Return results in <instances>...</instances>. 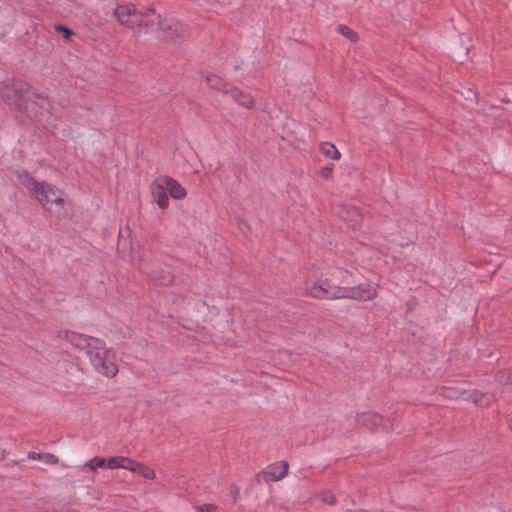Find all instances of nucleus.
<instances>
[{"label": "nucleus", "mask_w": 512, "mask_h": 512, "mask_svg": "<svg viewBox=\"0 0 512 512\" xmlns=\"http://www.w3.org/2000/svg\"><path fill=\"white\" fill-rule=\"evenodd\" d=\"M352 275L349 271L336 268L317 282L307 286L308 294L316 299H353L360 301L372 300L377 292L368 284L349 286L352 284Z\"/></svg>", "instance_id": "f257e3e1"}, {"label": "nucleus", "mask_w": 512, "mask_h": 512, "mask_svg": "<svg viewBox=\"0 0 512 512\" xmlns=\"http://www.w3.org/2000/svg\"><path fill=\"white\" fill-rule=\"evenodd\" d=\"M0 99L10 108L31 120H38L51 107L47 96L38 93L29 83L6 80L0 83Z\"/></svg>", "instance_id": "f03ea898"}, {"label": "nucleus", "mask_w": 512, "mask_h": 512, "mask_svg": "<svg viewBox=\"0 0 512 512\" xmlns=\"http://www.w3.org/2000/svg\"><path fill=\"white\" fill-rule=\"evenodd\" d=\"M58 338L69 342L73 347L84 350L94 369L101 375L113 378L118 373L114 354L107 349L103 340L70 330L58 332Z\"/></svg>", "instance_id": "7ed1b4c3"}, {"label": "nucleus", "mask_w": 512, "mask_h": 512, "mask_svg": "<svg viewBox=\"0 0 512 512\" xmlns=\"http://www.w3.org/2000/svg\"><path fill=\"white\" fill-rule=\"evenodd\" d=\"M18 179L42 207L58 219L71 213V204L64 198V192L46 181H37L27 170L18 173Z\"/></svg>", "instance_id": "20e7f679"}, {"label": "nucleus", "mask_w": 512, "mask_h": 512, "mask_svg": "<svg viewBox=\"0 0 512 512\" xmlns=\"http://www.w3.org/2000/svg\"><path fill=\"white\" fill-rule=\"evenodd\" d=\"M114 16L120 25L136 32L153 30L159 24V14L153 6L138 10L134 5H119L114 10Z\"/></svg>", "instance_id": "39448f33"}, {"label": "nucleus", "mask_w": 512, "mask_h": 512, "mask_svg": "<svg viewBox=\"0 0 512 512\" xmlns=\"http://www.w3.org/2000/svg\"><path fill=\"white\" fill-rule=\"evenodd\" d=\"M156 30L162 31L163 37L174 43H181L188 36L185 27L181 23L177 21H163L160 15L159 24H156L152 31Z\"/></svg>", "instance_id": "423d86ee"}, {"label": "nucleus", "mask_w": 512, "mask_h": 512, "mask_svg": "<svg viewBox=\"0 0 512 512\" xmlns=\"http://www.w3.org/2000/svg\"><path fill=\"white\" fill-rule=\"evenodd\" d=\"M355 422L359 428H365L369 431H376L381 426H383V428L387 431L393 429L392 427L389 428L385 424L383 416L370 411L358 413L355 416Z\"/></svg>", "instance_id": "0eeeda50"}, {"label": "nucleus", "mask_w": 512, "mask_h": 512, "mask_svg": "<svg viewBox=\"0 0 512 512\" xmlns=\"http://www.w3.org/2000/svg\"><path fill=\"white\" fill-rule=\"evenodd\" d=\"M338 215L352 229L360 227L363 221V216L359 209L353 205H341Z\"/></svg>", "instance_id": "6e6552de"}, {"label": "nucleus", "mask_w": 512, "mask_h": 512, "mask_svg": "<svg viewBox=\"0 0 512 512\" xmlns=\"http://www.w3.org/2000/svg\"><path fill=\"white\" fill-rule=\"evenodd\" d=\"M153 200L157 203L158 207L165 209L169 205V198L165 185L160 182V176L157 177L150 186Z\"/></svg>", "instance_id": "1a4fd4ad"}, {"label": "nucleus", "mask_w": 512, "mask_h": 512, "mask_svg": "<svg viewBox=\"0 0 512 512\" xmlns=\"http://www.w3.org/2000/svg\"><path fill=\"white\" fill-rule=\"evenodd\" d=\"M288 468V462L281 461L268 466L267 469L262 472V475L266 481H278L287 475Z\"/></svg>", "instance_id": "9d476101"}, {"label": "nucleus", "mask_w": 512, "mask_h": 512, "mask_svg": "<svg viewBox=\"0 0 512 512\" xmlns=\"http://www.w3.org/2000/svg\"><path fill=\"white\" fill-rule=\"evenodd\" d=\"M160 182H162L169 195L176 200L184 199L187 195L186 190L182 187L175 179L169 176H160Z\"/></svg>", "instance_id": "9b49d317"}, {"label": "nucleus", "mask_w": 512, "mask_h": 512, "mask_svg": "<svg viewBox=\"0 0 512 512\" xmlns=\"http://www.w3.org/2000/svg\"><path fill=\"white\" fill-rule=\"evenodd\" d=\"M229 95L242 107L247 109L254 107V98L249 93H245L237 87H231Z\"/></svg>", "instance_id": "f8f14e48"}, {"label": "nucleus", "mask_w": 512, "mask_h": 512, "mask_svg": "<svg viewBox=\"0 0 512 512\" xmlns=\"http://www.w3.org/2000/svg\"><path fill=\"white\" fill-rule=\"evenodd\" d=\"M205 80L212 89L220 91L223 94H229L230 88L233 87L230 83L214 74L206 75Z\"/></svg>", "instance_id": "ddd939ff"}, {"label": "nucleus", "mask_w": 512, "mask_h": 512, "mask_svg": "<svg viewBox=\"0 0 512 512\" xmlns=\"http://www.w3.org/2000/svg\"><path fill=\"white\" fill-rule=\"evenodd\" d=\"M154 285L169 286L174 281V275L169 271H153L149 274Z\"/></svg>", "instance_id": "4468645a"}, {"label": "nucleus", "mask_w": 512, "mask_h": 512, "mask_svg": "<svg viewBox=\"0 0 512 512\" xmlns=\"http://www.w3.org/2000/svg\"><path fill=\"white\" fill-rule=\"evenodd\" d=\"M28 458L31 460H42L48 464L55 465L59 462V458L52 453H36L28 452Z\"/></svg>", "instance_id": "2eb2a0df"}, {"label": "nucleus", "mask_w": 512, "mask_h": 512, "mask_svg": "<svg viewBox=\"0 0 512 512\" xmlns=\"http://www.w3.org/2000/svg\"><path fill=\"white\" fill-rule=\"evenodd\" d=\"M321 152L328 158L338 160L340 158V152L336 146L332 143L326 142L321 145Z\"/></svg>", "instance_id": "dca6fc26"}, {"label": "nucleus", "mask_w": 512, "mask_h": 512, "mask_svg": "<svg viewBox=\"0 0 512 512\" xmlns=\"http://www.w3.org/2000/svg\"><path fill=\"white\" fill-rule=\"evenodd\" d=\"M495 380L502 385L512 384V367L498 371L495 374Z\"/></svg>", "instance_id": "f3484780"}, {"label": "nucleus", "mask_w": 512, "mask_h": 512, "mask_svg": "<svg viewBox=\"0 0 512 512\" xmlns=\"http://www.w3.org/2000/svg\"><path fill=\"white\" fill-rule=\"evenodd\" d=\"M106 467V459L103 457H94L91 460H89L87 463H85L81 470L84 471L85 469L89 468L92 471H95L97 468H104Z\"/></svg>", "instance_id": "a211bd4d"}, {"label": "nucleus", "mask_w": 512, "mask_h": 512, "mask_svg": "<svg viewBox=\"0 0 512 512\" xmlns=\"http://www.w3.org/2000/svg\"><path fill=\"white\" fill-rule=\"evenodd\" d=\"M442 395L446 398H449V399H463L464 396L466 395V391L462 390H458L456 388H447V387H444L442 388Z\"/></svg>", "instance_id": "6ab92c4d"}, {"label": "nucleus", "mask_w": 512, "mask_h": 512, "mask_svg": "<svg viewBox=\"0 0 512 512\" xmlns=\"http://www.w3.org/2000/svg\"><path fill=\"white\" fill-rule=\"evenodd\" d=\"M126 461H127L126 457H122V456L111 457L108 460H106V467L109 469L122 468V466H124V463Z\"/></svg>", "instance_id": "aec40b11"}, {"label": "nucleus", "mask_w": 512, "mask_h": 512, "mask_svg": "<svg viewBox=\"0 0 512 512\" xmlns=\"http://www.w3.org/2000/svg\"><path fill=\"white\" fill-rule=\"evenodd\" d=\"M137 467L138 468H137L136 473L141 475L143 478H146V479H154L155 478V472L153 469L145 466L142 463H139V465Z\"/></svg>", "instance_id": "412c9836"}, {"label": "nucleus", "mask_w": 512, "mask_h": 512, "mask_svg": "<svg viewBox=\"0 0 512 512\" xmlns=\"http://www.w3.org/2000/svg\"><path fill=\"white\" fill-rule=\"evenodd\" d=\"M337 30H338V31H339L343 36H345L346 38H348L349 40H351V41H356V39H357V34H356L352 29H350L348 26L343 25V24H340V25H338Z\"/></svg>", "instance_id": "4be33fe9"}, {"label": "nucleus", "mask_w": 512, "mask_h": 512, "mask_svg": "<svg viewBox=\"0 0 512 512\" xmlns=\"http://www.w3.org/2000/svg\"><path fill=\"white\" fill-rule=\"evenodd\" d=\"M484 397V394L477 391V390H473V391H466V395L464 396V400H468V401H472L473 403H478L482 400V398Z\"/></svg>", "instance_id": "5701e85b"}, {"label": "nucleus", "mask_w": 512, "mask_h": 512, "mask_svg": "<svg viewBox=\"0 0 512 512\" xmlns=\"http://www.w3.org/2000/svg\"><path fill=\"white\" fill-rule=\"evenodd\" d=\"M321 501L325 504H328V505H335L336 504V498L335 496L329 492V491H326L324 493L321 494Z\"/></svg>", "instance_id": "b1692460"}, {"label": "nucleus", "mask_w": 512, "mask_h": 512, "mask_svg": "<svg viewBox=\"0 0 512 512\" xmlns=\"http://www.w3.org/2000/svg\"><path fill=\"white\" fill-rule=\"evenodd\" d=\"M138 465H139L138 462L127 458V461L124 463V466H122V468L136 473L137 468H138L136 466H138Z\"/></svg>", "instance_id": "393cba45"}, {"label": "nucleus", "mask_w": 512, "mask_h": 512, "mask_svg": "<svg viewBox=\"0 0 512 512\" xmlns=\"http://www.w3.org/2000/svg\"><path fill=\"white\" fill-rule=\"evenodd\" d=\"M55 29H56V31H58V32H62V33H63V35H64V37H65L66 39H70V37H71V36H72V34H73L72 30H70L68 27H66V26H64V25H62V24H57V25L55 26Z\"/></svg>", "instance_id": "a878e982"}, {"label": "nucleus", "mask_w": 512, "mask_h": 512, "mask_svg": "<svg viewBox=\"0 0 512 512\" xmlns=\"http://www.w3.org/2000/svg\"><path fill=\"white\" fill-rule=\"evenodd\" d=\"M333 172V166H325L320 169L319 175L324 179H329Z\"/></svg>", "instance_id": "bb28decb"}, {"label": "nucleus", "mask_w": 512, "mask_h": 512, "mask_svg": "<svg viewBox=\"0 0 512 512\" xmlns=\"http://www.w3.org/2000/svg\"><path fill=\"white\" fill-rule=\"evenodd\" d=\"M216 506L214 504H204L197 507L198 512H213L216 510Z\"/></svg>", "instance_id": "cd10ccee"}, {"label": "nucleus", "mask_w": 512, "mask_h": 512, "mask_svg": "<svg viewBox=\"0 0 512 512\" xmlns=\"http://www.w3.org/2000/svg\"><path fill=\"white\" fill-rule=\"evenodd\" d=\"M6 456V451L0 448V461L4 460Z\"/></svg>", "instance_id": "c85d7f7f"}]
</instances>
